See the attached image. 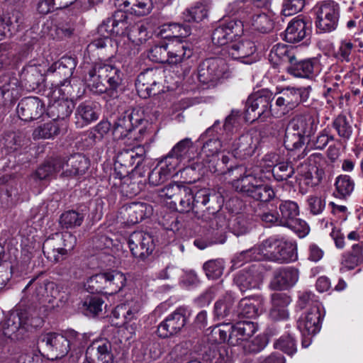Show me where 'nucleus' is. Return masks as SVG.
<instances>
[{"label":"nucleus","mask_w":363,"mask_h":363,"mask_svg":"<svg viewBox=\"0 0 363 363\" xmlns=\"http://www.w3.org/2000/svg\"><path fill=\"white\" fill-rule=\"evenodd\" d=\"M203 268L208 278L216 279L223 274L224 262L222 259L209 260L204 263Z\"/></svg>","instance_id":"60"},{"label":"nucleus","mask_w":363,"mask_h":363,"mask_svg":"<svg viewBox=\"0 0 363 363\" xmlns=\"http://www.w3.org/2000/svg\"><path fill=\"white\" fill-rule=\"evenodd\" d=\"M191 315L189 307L182 306L177 308L157 327L160 337L167 338L179 333L186 324Z\"/></svg>","instance_id":"10"},{"label":"nucleus","mask_w":363,"mask_h":363,"mask_svg":"<svg viewBox=\"0 0 363 363\" xmlns=\"http://www.w3.org/2000/svg\"><path fill=\"white\" fill-rule=\"evenodd\" d=\"M45 104L38 97H28L18 104L17 113L24 121H32L40 118L45 113Z\"/></svg>","instance_id":"21"},{"label":"nucleus","mask_w":363,"mask_h":363,"mask_svg":"<svg viewBox=\"0 0 363 363\" xmlns=\"http://www.w3.org/2000/svg\"><path fill=\"white\" fill-rule=\"evenodd\" d=\"M316 158L317 155L312 154L296 168L299 176V191L302 194L308 191V188L318 185L322 180L323 172L316 166Z\"/></svg>","instance_id":"9"},{"label":"nucleus","mask_w":363,"mask_h":363,"mask_svg":"<svg viewBox=\"0 0 363 363\" xmlns=\"http://www.w3.org/2000/svg\"><path fill=\"white\" fill-rule=\"evenodd\" d=\"M267 345L265 335H258L252 340H247L242 345L243 349L247 353H257L261 352Z\"/></svg>","instance_id":"63"},{"label":"nucleus","mask_w":363,"mask_h":363,"mask_svg":"<svg viewBox=\"0 0 363 363\" xmlns=\"http://www.w3.org/2000/svg\"><path fill=\"white\" fill-rule=\"evenodd\" d=\"M316 27L323 32H332L338 25L340 8L334 0L318 2L314 7Z\"/></svg>","instance_id":"7"},{"label":"nucleus","mask_w":363,"mask_h":363,"mask_svg":"<svg viewBox=\"0 0 363 363\" xmlns=\"http://www.w3.org/2000/svg\"><path fill=\"white\" fill-rule=\"evenodd\" d=\"M76 116L78 119L82 121V125L96 121L99 117L96 104L92 101L82 103L77 108Z\"/></svg>","instance_id":"39"},{"label":"nucleus","mask_w":363,"mask_h":363,"mask_svg":"<svg viewBox=\"0 0 363 363\" xmlns=\"http://www.w3.org/2000/svg\"><path fill=\"white\" fill-rule=\"evenodd\" d=\"M233 186L237 191L262 202L269 201L275 196L270 186L263 184L260 179L257 178L248 171H246L240 178L234 180Z\"/></svg>","instance_id":"3"},{"label":"nucleus","mask_w":363,"mask_h":363,"mask_svg":"<svg viewBox=\"0 0 363 363\" xmlns=\"http://www.w3.org/2000/svg\"><path fill=\"white\" fill-rule=\"evenodd\" d=\"M84 363H114L112 345L107 339L93 341L86 348Z\"/></svg>","instance_id":"17"},{"label":"nucleus","mask_w":363,"mask_h":363,"mask_svg":"<svg viewBox=\"0 0 363 363\" xmlns=\"http://www.w3.org/2000/svg\"><path fill=\"white\" fill-rule=\"evenodd\" d=\"M148 57L155 62L169 63L168 43L152 47L149 51Z\"/></svg>","instance_id":"59"},{"label":"nucleus","mask_w":363,"mask_h":363,"mask_svg":"<svg viewBox=\"0 0 363 363\" xmlns=\"http://www.w3.org/2000/svg\"><path fill=\"white\" fill-rule=\"evenodd\" d=\"M84 215L75 211H69L62 214L61 223L67 228L79 226L84 220Z\"/></svg>","instance_id":"64"},{"label":"nucleus","mask_w":363,"mask_h":363,"mask_svg":"<svg viewBox=\"0 0 363 363\" xmlns=\"http://www.w3.org/2000/svg\"><path fill=\"white\" fill-rule=\"evenodd\" d=\"M236 313L238 317L252 318L257 315L258 308L252 299L245 298L240 301Z\"/></svg>","instance_id":"57"},{"label":"nucleus","mask_w":363,"mask_h":363,"mask_svg":"<svg viewBox=\"0 0 363 363\" xmlns=\"http://www.w3.org/2000/svg\"><path fill=\"white\" fill-rule=\"evenodd\" d=\"M291 301V298L286 293H274L272 296V307L269 312L271 318L274 320H280L288 318L289 312L286 308Z\"/></svg>","instance_id":"32"},{"label":"nucleus","mask_w":363,"mask_h":363,"mask_svg":"<svg viewBox=\"0 0 363 363\" xmlns=\"http://www.w3.org/2000/svg\"><path fill=\"white\" fill-rule=\"evenodd\" d=\"M220 121H216L213 125L208 128L206 132L200 136L199 140H204L208 136H212V138L208 139L204 143L201 150V155L207 157H212L213 158L220 150L223 145L219 138L213 135L214 132H218V129L220 128Z\"/></svg>","instance_id":"28"},{"label":"nucleus","mask_w":363,"mask_h":363,"mask_svg":"<svg viewBox=\"0 0 363 363\" xmlns=\"http://www.w3.org/2000/svg\"><path fill=\"white\" fill-rule=\"evenodd\" d=\"M126 35L131 43L137 47L133 50V55L139 52L138 47L148 38L147 28L142 23H135L130 26Z\"/></svg>","instance_id":"41"},{"label":"nucleus","mask_w":363,"mask_h":363,"mask_svg":"<svg viewBox=\"0 0 363 363\" xmlns=\"http://www.w3.org/2000/svg\"><path fill=\"white\" fill-rule=\"evenodd\" d=\"M59 133V125L56 122H50L37 127L33 132V138L35 140L51 139Z\"/></svg>","instance_id":"54"},{"label":"nucleus","mask_w":363,"mask_h":363,"mask_svg":"<svg viewBox=\"0 0 363 363\" xmlns=\"http://www.w3.org/2000/svg\"><path fill=\"white\" fill-rule=\"evenodd\" d=\"M235 300L230 295L224 296L217 301L214 306V314L218 320L225 319L227 321H233L237 316V313L233 308Z\"/></svg>","instance_id":"35"},{"label":"nucleus","mask_w":363,"mask_h":363,"mask_svg":"<svg viewBox=\"0 0 363 363\" xmlns=\"http://www.w3.org/2000/svg\"><path fill=\"white\" fill-rule=\"evenodd\" d=\"M333 127L338 135L348 140L352 133V120L344 114H339L333 122Z\"/></svg>","instance_id":"52"},{"label":"nucleus","mask_w":363,"mask_h":363,"mask_svg":"<svg viewBox=\"0 0 363 363\" xmlns=\"http://www.w3.org/2000/svg\"><path fill=\"white\" fill-rule=\"evenodd\" d=\"M61 176L77 178L86 174L90 166L89 160L84 155L76 153L68 157H59Z\"/></svg>","instance_id":"15"},{"label":"nucleus","mask_w":363,"mask_h":363,"mask_svg":"<svg viewBox=\"0 0 363 363\" xmlns=\"http://www.w3.org/2000/svg\"><path fill=\"white\" fill-rule=\"evenodd\" d=\"M273 99V93L268 89H262L250 95L245 104L247 120H264L269 117L272 112L271 102Z\"/></svg>","instance_id":"6"},{"label":"nucleus","mask_w":363,"mask_h":363,"mask_svg":"<svg viewBox=\"0 0 363 363\" xmlns=\"http://www.w3.org/2000/svg\"><path fill=\"white\" fill-rule=\"evenodd\" d=\"M325 315L324 308L320 303H316L300 316L298 328L301 333L303 347H308L313 337L320 331Z\"/></svg>","instance_id":"4"},{"label":"nucleus","mask_w":363,"mask_h":363,"mask_svg":"<svg viewBox=\"0 0 363 363\" xmlns=\"http://www.w3.org/2000/svg\"><path fill=\"white\" fill-rule=\"evenodd\" d=\"M40 342L45 344L49 350L55 353L56 359L64 357L69 352V343L65 334L48 333L41 336Z\"/></svg>","instance_id":"27"},{"label":"nucleus","mask_w":363,"mask_h":363,"mask_svg":"<svg viewBox=\"0 0 363 363\" xmlns=\"http://www.w3.org/2000/svg\"><path fill=\"white\" fill-rule=\"evenodd\" d=\"M128 245L133 256L140 260L147 259L155 249L152 236L143 231H135L128 239Z\"/></svg>","instance_id":"14"},{"label":"nucleus","mask_w":363,"mask_h":363,"mask_svg":"<svg viewBox=\"0 0 363 363\" xmlns=\"http://www.w3.org/2000/svg\"><path fill=\"white\" fill-rule=\"evenodd\" d=\"M104 301L94 296L86 297L82 302V308L86 315H96L103 310Z\"/></svg>","instance_id":"56"},{"label":"nucleus","mask_w":363,"mask_h":363,"mask_svg":"<svg viewBox=\"0 0 363 363\" xmlns=\"http://www.w3.org/2000/svg\"><path fill=\"white\" fill-rule=\"evenodd\" d=\"M1 330L4 337L15 340L23 337L26 328L22 324L20 315L18 313H11L2 323Z\"/></svg>","instance_id":"30"},{"label":"nucleus","mask_w":363,"mask_h":363,"mask_svg":"<svg viewBox=\"0 0 363 363\" xmlns=\"http://www.w3.org/2000/svg\"><path fill=\"white\" fill-rule=\"evenodd\" d=\"M73 108V102L63 96L61 99L55 100L49 104L47 109V114L54 121L60 119L63 120L69 116Z\"/></svg>","instance_id":"33"},{"label":"nucleus","mask_w":363,"mask_h":363,"mask_svg":"<svg viewBox=\"0 0 363 363\" xmlns=\"http://www.w3.org/2000/svg\"><path fill=\"white\" fill-rule=\"evenodd\" d=\"M262 246L265 251V258L276 261L289 262L293 260L295 247L291 242L274 238H269L262 242Z\"/></svg>","instance_id":"12"},{"label":"nucleus","mask_w":363,"mask_h":363,"mask_svg":"<svg viewBox=\"0 0 363 363\" xmlns=\"http://www.w3.org/2000/svg\"><path fill=\"white\" fill-rule=\"evenodd\" d=\"M220 206H218V209L211 211V208H208L202 215V219L206 222L209 228L213 230L212 233L219 237L211 242V243L217 244L225 242L223 235L225 229L228 226V222L225 216L220 211Z\"/></svg>","instance_id":"22"},{"label":"nucleus","mask_w":363,"mask_h":363,"mask_svg":"<svg viewBox=\"0 0 363 363\" xmlns=\"http://www.w3.org/2000/svg\"><path fill=\"white\" fill-rule=\"evenodd\" d=\"M259 138L252 133H247L235 139L228 150L233 156L240 160H245L252 156L257 147Z\"/></svg>","instance_id":"20"},{"label":"nucleus","mask_w":363,"mask_h":363,"mask_svg":"<svg viewBox=\"0 0 363 363\" xmlns=\"http://www.w3.org/2000/svg\"><path fill=\"white\" fill-rule=\"evenodd\" d=\"M230 77V72L225 62L219 58L206 59L198 69V79L203 84L215 85L222 79Z\"/></svg>","instance_id":"8"},{"label":"nucleus","mask_w":363,"mask_h":363,"mask_svg":"<svg viewBox=\"0 0 363 363\" xmlns=\"http://www.w3.org/2000/svg\"><path fill=\"white\" fill-rule=\"evenodd\" d=\"M123 211L128 216V222L135 224L152 215L153 209L152 206L146 203L133 202L123 206Z\"/></svg>","instance_id":"31"},{"label":"nucleus","mask_w":363,"mask_h":363,"mask_svg":"<svg viewBox=\"0 0 363 363\" xmlns=\"http://www.w3.org/2000/svg\"><path fill=\"white\" fill-rule=\"evenodd\" d=\"M193 146L191 139L186 138L176 143L167 155L162 158L176 170L189 157V152Z\"/></svg>","instance_id":"26"},{"label":"nucleus","mask_w":363,"mask_h":363,"mask_svg":"<svg viewBox=\"0 0 363 363\" xmlns=\"http://www.w3.org/2000/svg\"><path fill=\"white\" fill-rule=\"evenodd\" d=\"M105 294H115L119 292L125 285L126 278L119 271L105 272Z\"/></svg>","instance_id":"37"},{"label":"nucleus","mask_w":363,"mask_h":363,"mask_svg":"<svg viewBox=\"0 0 363 363\" xmlns=\"http://www.w3.org/2000/svg\"><path fill=\"white\" fill-rule=\"evenodd\" d=\"M77 245V238L69 232L55 233L48 238L43 244V252L51 262L64 260Z\"/></svg>","instance_id":"2"},{"label":"nucleus","mask_w":363,"mask_h":363,"mask_svg":"<svg viewBox=\"0 0 363 363\" xmlns=\"http://www.w3.org/2000/svg\"><path fill=\"white\" fill-rule=\"evenodd\" d=\"M76 67V62L72 57H62L59 61L53 63L48 71L63 76L65 79L70 77Z\"/></svg>","instance_id":"42"},{"label":"nucleus","mask_w":363,"mask_h":363,"mask_svg":"<svg viewBox=\"0 0 363 363\" xmlns=\"http://www.w3.org/2000/svg\"><path fill=\"white\" fill-rule=\"evenodd\" d=\"M169 64L177 65L193 55L192 45L186 40L174 38L168 41Z\"/></svg>","instance_id":"24"},{"label":"nucleus","mask_w":363,"mask_h":363,"mask_svg":"<svg viewBox=\"0 0 363 363\" xmlns=\"http://www.w3.org/2000/svg\"><path fill=\"white\" fill-rule=\"evenodd\" d=\"M243 33V23L236 18L220 21L212 33V41L215 45L222 46L232 42Z\"/></svg>","instance_id":"11"},{"label":"nucleus","mask_w":363,"mask_h":363,"mask_svg":"<svg viewBox=\"0 0 363 363\" xmlns=\"http://www.w3.org/2000/svg\"><path fill=\"white\" fill-rule=\"evenodd\" d=\"M118 179V182H114L113 185L118 186L119 191L122 195L128 197H133L136 196L140 191L139 184L136 182L133 181L128 175L122 177V179Z\"/></svg>","instance_id":"48"},{"label":"nucleus","mask_w":363,"mask_h":363,"mask_svg":"<svg viewBox=\"0 0 363 363\" xmlns=\"http://www.w3.org/2000/svg\"><path fill=\"white\" fill-rule=\"evenodd\" d=\"M229 344L242 345L258 331L259 326L252 321H240L230 326Z\"/></svg>","instance_id":"23"},{"label":"nucleus","mask_w":363,"mask_h":363,"mask_svg":"<svg viewBox=\"0 0 363 363\" xmlns=\"http://www.w3.org/2000/svg\"><path fill=\"white\" fill-rule=\"evenodd\" d=\"M161 33H169L164 35L165 38L172 40L182 39L190 35L191 29L189 25L184 23H170L162 26Z\"/></svg>","instance_id":"40"},{"label":"nucleus","mask_w":363,"mask_h":363,"mask_svg":"<svg viewBox=\"0 0 363 363\" xmlns=\"http://www.w3.org/2000/svg\"><path fill=\"white\" fill-rule=\"evenodd\" d=\"M186 185L179 182H172L162 188L160 191V196L162 198L174 201L182 194Z\"/></svg>","instance_id":"62"},{"label":"nucleus","mask_w":363,"mask_h":363,"mask_svg":"<svg viewBox=\"0 0 363 363\" xmlns=\"http://www.w3.org/2000/svg\"><path fill=\"white\" fill-rule=\"evenodd\" d=\"M262 251H265L262 245L259 247H252L249 250H244L236 255L234 258V264L238 267L242 266L245 262L252 261H259L265 258Z\"/></svg>","instance_id":"44"},{"label":"nucleus","mask_w":363,"mask_h":363,"mask_svg":"<svg viewBox=\"0 0 363 363\" xmlns=\"http://www.w3.org/2000/svg\"><path fill=\"white\" fill-rule=\"evenodd\" d=\"M313 119L311 113H307L303 116H298L296 118V130H298L297 135L299 138L298 143L303 145L311 134Z\"/></svg>","instance_id":"46"},{"label":"nucleus","mask_w":363,"mask_h":363,"mask_svg":"<svg viewBox=\"0 0 363 363\" xmlns=\"http://www.w3.org/2000/svg\"><path fill=\"white\" fill-rule=\"evenodd\" d=\"M335 194L339 198H345L351 194L354 190V181L348 175H340L336 178Z\"/></svg>","instance_id":"55"},{"label":"nucleus","mask_w":363,"mask_h":363,"mask_svg":"<svg viewBox=\"0 0 363 363\" xmlns=\"http://www.w3.org/2000/svg\"><path fill=\"white\" fill-rule=\"evenodd\" d=\"M55 286V284L52 281H44L43 282H35L34 280H31L26 285L24 290L30 291L31 289L34 288V291L33 293V297L36 299L40 300L42 298L45 296H49V290H53ZM50 295L53 296L54 294L52 291H50Z\"/></svg>","instance_id":"47"},{"label":"nucleus","mask_w":363,"mask_h":363,"mask_svg":"<svg viewBox=\"0 0 363 363\" xmlns=\"http://www.w3.org/2000/svg\"><path fill=\"white\" fill-rule=\"evenodd\" d=\"M114 5L120 10L114 13L110 21L116 36L126 35L130 26L128 16L121 10L142 16L149 14L153 9L152 0H114Z\"/></svg>","instance_id":"1"},{"label":"nucleus","mask_w":363,"mask_h":363,"mask_svg":"<svg viewBox=\"0 0 363 363\" xmlns=\"http://www.w3.org/2000/svg\"><path fill=\"white\" fill-rule=\"evenodd\" d=\"M228 12L231 15H240L245 16L252 13V7L250 0H236L228 6Z\"/></svg>","instance_id":"61"},{"label":"nucleus","mask_w":363,"mask_h":363,"mask_svg":"<svg viewBox=\"0 0 363 363\" xmlns=\"http://www.w3.org/2000/svg\"><path fill=\"white\" fill-rule=\"evenodd\" d=\"M234 282L241 291L254 289L257 286V280L251 271H240L234 278Z\"/></svg>","instance_id":"50"},{"label":"nucleus","mask_w":363,"mask_h":363,"mask_svg":"<svg viewBox=\"0 0 363 363\" xmlns=\"http://www.w3.org/2000/svg\"><path fill=\"white\" fill-rule=\"evenodd\" d=\"M312 20L309 16H296V49L306 48L311 43Z\"/></svg>","instance_id":"29"},{"label":"nucleus","mask_w":363,"mask_h":363,"mask_svg":"<svg viewBox=\"0 0 363 363\" xmlns=\"http://www.w3.org/2000/svg\"><path fill=\"white\" fill-rule=\"evenodd\" d=\"M294 273L292 269L286 268L281 269L272 281V286L274 289L283 290L287 289L293 283Z\"/></svg>","instance_id":"53"},{"label":"nucleus","mask_w":363,"mask_h":363,"mask_svg":"<svg viewBox=\"0 0 363 363\" xmlns=\"http://www.w3.org/2000/svg\"><path fill=\"white\" fill-rule=\"evenodd\" d=\"M143 121V113L133 111L130 113L119 117L114 123L113 135L116 140H123L128 137L133 129L141 124Z\"/></svg>","instance_id":"19"},{"label":"nucleus","mask_w":363,"mask_h":363,"mask_svg":"<svg viewBox=\"0 0 363 363\" xmlns=\"http://www.w3.org/2000/svg\"><path fill=\"white\" fill-rule=\"evenodd\" d=\"M363 264V242L354 243L342 252L340 259V272H347Z\"/></svg>","instance_id":"25"},{"label":"nucleus","mask_w":363,"mask_h":363,"mask_svg":"<svg viewBox=\"0 0 363 363\" xmlns=\"http://www.w3.org/2000/svg\"><path fill=\"white\" fill-rule=\"evenodd\" d=\"M113 65L106 62H95L89 71L86 79L90 90L97 94L108 91V86L104 82L106 81Z\"/></svg>","instance_id":"16"},{"label":"nucleus","mask_w":363,"mask_h":363,"mask_svg":"<svg viewBox=\"0 0 363 363\" xmlns=\"http://www.w3.org/2000/svg\"><path fill=\"white\" fill-rule=\"evenodd\" d=\"M60 171L59 157L53 158L40 165L31 175V179L35 181L50 179Z\"/></svg>","instance_id":"38"},{"label":"nucleus","mask_w":363,"mask_h":363,"mask_svg":"<svg viewBox=\"0 0 363 363\" xmlns=\"http://www.w3.org/2000/svg\"><path fill=\"white\" fill-rule=\"evenodd\" d=\"M163 72L160 69H150L138 76L135 87L140 97H150L160 91Z\"/></svg>","instance_id":"13"},{"label":"nucleus","mask_w":363,"mask_h":363,"mask_svg":"<svg viewBox=\"0 0 363 363\" xmlns=\"http://www.w3.org/2000/svg\"><path fill=\"white\" fill-rule=\"evenodd\" d=\"M209 1L203 0L197 2L194 6L186 9L182 18L186 22H201L208 16Z\"/></svg>","instance_id":"36"},{"label":"nucleus","mask_w":363,"mask_h":363,"mask_svg":"<svg viewBox=\"0 0 363 363\" xmlns=\"http://www.w3.org/2000/svg\"><path fill=\"white\" fill-rule=\"evenodd\" d=\"M175 209L182 213H187L194 208V194L191 189L186 186L174 201H171Z\"/></svg>","instance_id":"45"},{"label":"nucleus","mask_w":363,"mask_h":363,"mask_svg":"<svg viewBox=\"0 0 363 363\" xmlns=\"http://www.w3.org/2000/svg\"><path fill=\"white\" fill-rule=\"evenodd\" d=\"M175 171L172 166L161 158L148 175L149 184L154 186H159L170 178Z\"/></svg>","instance_id":"34"},{"label":"nucleus","mask_w":363,"mask_h":363,"mask_svg":"<svg viewBox=\"0 0 363 363\" xmlns=\"http://www.w3.org/2000/svg\"><path fill=\"white\" fill-rule=\"evenodd\" d=\"M252 26L255 30L267 33L272 30L274 21L272 17L265 13H259L252 16Z\"/></svg>","instance_id":"51"},{"label":"nucleus","mask_w":363,"mask_h":363,"mask_svg":"<svg viewBox=\"0 0 363 363\" xmlns=\"http://www.w3.org/2000/svg\"><path fill=\"white\" fill-rule=\"evenodd\" d=\"M256 50L255 43L248 39L232 42L227 47V52L230 57L249 65L257 60Z\"/></svg>","instance_id":"18"},{"label":"nucleus","mask_w":363,"mask_h":363,"mask_svg":"<svg viewBox=\"0 0 363 363\" xmlns=\"http://www.w3.org/2000/svg\"><path fill=\"white\" fill-rule=\"evenodd\" d=\"M279 209L281 213L280 224L294 230L295 228V203L285 201L280 204Z\"/></svg>","instance_id":"49"},{"label":"nucleus","mask_w":363,"mask_h":363,"mask_svg":"<svg viewBox=\"0 0 363 363\" xmlns=\"http://www.w3.org/2000/svg\"><path fill=\"white\" fill-rule=\"evenodd\" d=\"M145 158V149L143 146L123 149L116 156L113 177L122 179L128 175L139 167Z\"/></svg>","instance_id":"5"},{"label":"nucleus","mask_w":363,"mask_h":363,"mask_svg":"<svg viewBox=\"0 0 363 363\" xmlns=\"http://www.w3.org/2000/svg\"><path fill=\"white\" fill-rule=\"evenodd\" d=\"M274 54L279 56L283 62H286L291 65L287 67V72L292 76L295 77V67L293 61L295 58V48L294 45H279L276 48H273L271 55Z\"/></svg>","instance_id":"43"},{"label":"nucleus","mask_w":363,"mask_h":363,"mask_svg":"<svg viewBox=\"0 0 363 363\" xmlns=\"http://www.w3.org/2000/svg\"><path fill=\"white\" fill-rule=\"evenodd\" d=\"M105 273L97 274L88 278L84 287L91 294H105Z\"/></svg>","instance_id":"58"}]
</instances>
